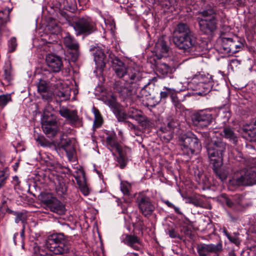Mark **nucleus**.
I'll list each match as a JSON object with an SVG mask.
<instances>
[{
	"label": "nucleus",
	"instance_id": "f704fd0d",
	"mask_svg": "<svg viewBox=\"0 0 256 256\" xmlns=\"http://www.w3.org/2000/svg\"><path fill=\"white\" fill-rule=\"evenodd\" d=\"M177 124L178 123L176 122H175L174 120H170L167 124L166 126L162 127L160 128V130L164 133L168 132V134H172V130L175 127H176ZM168 136L170 138H168V140L172 138V135L168 134Z\"/></svg>",
	"mask_w": 256,
	"mask_h": 256
},
{
	"label": "nucleus",
	"instance_id": "052dcab7",
	"mask_svg": "<svg viewBox=\"0 0 256 256\" xmlns=\"http://www.w3.org/2000/svg\"><path fill=\"white\" fill-rule=\"evenodd\" d=\"M80 10L84 9L86 8L89 0H78Z\"/></svg>",
	"mask_w": 256,
	"mask_h": 256
},
{
	"label": "nucleus",
	"instance_id": "9d476101",
	"mask_svg": "<svg viewBox=\"0 0 256 256\" xmlns=\"http://www.w3.org/2000/svg\"><path fill=\"white\" fill-rule=\"evenodd\" d=\"M210 109H205L194 112L191 116L192 124L204 128L210 125L214 118Z\"/></svg>",
	"mask_w": 256,
	"mask_h": 256
},
{
	"label": "nucleus",
	"instance_id": "bb28decb",
	"mask_svg": "<svg viewBox=\"0 0 256 256\" xmlns=\"http://www.w3.org/2000/svg\"><path fill=\"white\" fill-rule=\"evenodd\" d=\"M106 142L109 148L115 149L117 152L124 149L118 143L114 136H108L106 138Z\"/></svg>",
	"mask_w": 256,
	"mask_h": 256
},
{
	"label": "nucleus",
	"instance_id": "8fccbe9b",
	"mask_svg": "<svg viewBox=\"0 0 256 256\" xmlns=\"http://www.w3.org/2000/svg\"><path fill=\"white\" fill-rule=\"evenodd\" d=\"M40 94L41 95L43 100H46L48 102L52 101L54 95L53 92L50 90L46 91V92L42 93Z\"/></svg>",
	"mask_w": 256,
	"mask_h": 256
},
{
	"label": "nucleus",
	"instance_id": "338daca9",
	"mask_svg": "<svg viewBox=\"0 0 256 256\" xmlns=\"http://www.w3.org/2000/svg\"><path fill=\"white\" fill-rule=\"evenodd\" d=\"M24 229H25V228H24V226L22 229V230L20 232V238H21L22 242L24 241Z\"/></svg>",
	"mask_w": 256,
	"mask_h": 256
},
{
	"label": "nucleus",
	"instance_id": "58836bf2",
	"mask_svg": "<svg viewBox=\"0 0 256 256\" xmlns=\"http://www.w3.org/2000/svg\"><path fill=\"white\" fill-rule=\"evenodd\" d=\"M113 112L118 122H124L128 118V114L120 110V107Z\"/></svg>",
	"mask_w": 256,
	"mask_h": 256
},
{
	"label": "nucleus",
	"instance_id": "7c9ffc66",
	"mask_svg": "<svg viewBox=\"0 0 256 256\" xmlns=\"http://www.w3.org/2000/svg\"><path fill=\"white\" fill-rule=\"evenodd\" d=\"M3 70L4 74L2 76L6 82H9L12 80V66L10 62L5 63Z\"/></svg>",
	"mask_w": 256,
	"mask_h": 256
},
{
	"label": "nucleus",
	"instance_id": "393cba45",
	"mask_svg": "<svg viewBox=\"0 0 256 256\" xmlns=\"http://www.w3.org/2000/svg\"><path fill=\"white\" fill-rule=\"evenodd\" d=\"M76 179L82 194L85 196H88L90 194V190L86 184L84 173H82V177L78 176L76 177Z\"/></svg>",
	"mask_w": 256,
	"mask_h": 256
},
{
	"label": "nucleus",
	"instance_id": "bf43d9fd",
	"mask_svg": "<svg viewBox=\"0 0 256 256\" xmlns=\"http://www.w3.org/2000/svg\"><path fill=\"white\" fill-rule=\"evenodd\" d=\"M70 111L68 108H62L59 110L60 116L64 118H67Z\"/></svg>",
	"mask_w": 256,
	"mask_h": 256
},
{
	"label": "nucleus",
	"instance_id": "20e7f679",
	"mask_svg": "<svg viewBox=\"0 0 256 256\" xmlns=\"http://www.w3.org/2000/svg\"><path fill=\"white\" fill-rule=\"evenodd\" d=\"M45 246L56 255L77 256L67 237L62 233H54L49 235L45 241Z\"/></svg>",
	"mask_w": 256,
	"mask_h": 256
},
{
	"label": "nucleus",
	"instance_id": "a19ab883",
	"mask_svg": "<svg viewBox=\"0 0 256 256\" xmlns=\"http://www.w3.org/2000/svg\"><path fill=\"white\" fill-rule=\"evenodd\" d=\"M190 203L196 207L204 208L206 204L204 200L200 197H192L190 199Z\"/></svg>",
	"mask_w": 256,
	"mask_h": 256
},
{
	"label": "nucleus",
	"instance_id": "5701e85b",
	"mask_svg": "<svg viewBox=\"0 0 256 256\" xmlns=\"http://www.w3.org/2000/svg\"><path fill=\"white\" fill-rule=\"evenodd\" d=\"M198 80V83L200 86L204 87L206 89V91L208 92L212 88V76L208 74H200L196 76Z\"/></svg>",
	"mask_w": 256,
	"mask_h": 256
},
{
	"label": "nucleus",
	"instance_id": "f03ea898",
	"mask_svg": "<svg viewBox=\"0 0 256 256\" xmlns=\"http://www.w3.org/2000/svg\"><path fill=\"white\" fill-rule=\"evenodd\" d=\"M172 40L176 46L184 52H200L204 49L196 34L186 23L180 22L177 24L174 32Z\"/></svg>",
	"mask_w": 256,
	"mask_h": 256
},
{
	"label": "nucleus",
	"instance_id": "79ce46f5",
	"mask_svg": "<svg viewBox=\"0 0 256 256\" xmlns=\"http://www.w3.org/2000/svg\"><path fill=\"white\" fill-rule=\"evenodd\" d=\"M37 88L38 92L40 94L50 90L47 82L42 80H40V82L37 84Z\"/></svg>",
	"mask_w": 256,
	"mask_h": 256
},
{
	"label": "nucleus",
	"instance_id": "de8ad7c7",
	"mask_svg": "<svg viewBox=\"0 0 256 256\" xmlns=\"http://www.w3.org/2000/svg\"><path fill=\"white\" fill-rule=\"evenodd\" d=\"M56 96L61 98V100H66L70 98V92L66 90H58L56 92Z\"/></svg>",
	"mask_w": 256,
	"mask_h": 256
},
{
	"label": "nucleus",
	"instance_id": "aec40b11",
	"mask_svg": "<svg viewBox=\"0 0 256 256\" xmlns=\"http://www.w3.org/2000/svg\"><path fill=\"white\" fill-rule=\"evenodd\" d=\"M73 140L63 134L60 138V145L68 155L73 154L74 152V144L72 143Z\"/></svg>",
	"mask_w": 256,
	"mask_h": 256
},
{
	"label": "nucleus",
	"instance_id": "412c9836",
	"mask_svg": "<svg viewBox=\"0 0 256 256\" xmlns=\"http://www.w3.org/2000/svg\"><path fill=\"white\" fill-rule=\"evenodd\" d=\"M9 10L0 11V32L2 34H9V30L6 27V24L10 22Z\"/></svg>",
	"mask_w": 256,
	"mask_h": 256
},
{
	"label": "nucleus",
	"instance_id": "a211bd4d",
	"mask_svg": "<svg viewBox=\"0 0 256 256\" xmlns=\"http://www.w3.org/2000/svg\"><path fill=\"white\" fill-rule=\"evenodd\" d=\"M156 70L158 74L162 77L170 76L176 70L174 66H170L162 62H156Z\"/></svg>",
	"mask_w": 256,
	"mask_h": 256
},
{
	"label": "nucleus",
	"instance_id": "6ab92c4d",
	"mask_svg": "<svg viewBox=\"0 0 256 256\" xmlns=\"http://www.w3.org/2000/svg\"><path fill=\"white\" fill-rule=\"evenodd\" d=\"M122 242L126 245L132 248L134 250H138L141 244L140 238L135 235L126 234L122 236Z\"/></svg>",
	"mask_w": 256,
	"mask_h": 256
},
{
	"label": "nucleus",
	"instance_id": "6e6d98bb",
	"mask_svg": "<svg viewBox=\"0 0 256 256\" xmlns=\"http://www.w3.org/2000/svg\"><path fill=\"white\" fill-rule=\"evenodd\" d=\"M56 190L59 194L62 195L66 193L67 189L64 184H60V188L58 186L56 187Z\"/></svg>",
	"mask_w": 256,
	"mask_h": 256
},
{
	"label": "nucleus",
	"instance_id": "f3484780",
	"mask_svg": "<svg viewBox=\"0 0 256 256\" xmlns=\"http://www.w3.org/2000/svg\"><path fill=\"white\" fill-rule=\"evenodd\" d=\"M169 50V46L164 36L160 38L155 44L154 52L158 60L165 58L164 54H166Z\"/></svg>",
	"mask_w": 256,
	"mask_h": 256
},
{
	"label": "nucleus",
	"instance_id": "4c0bfd02",
	"mask_svg": "<svg viewBox=\"0 0 256 256\" xmlns=\"http://www.w3.org/2000/svg\"><path fill=\"white\" fill-rule=\"evenodd\" d=\"M231 42V38H224L222 39V44L220 50L222 52L228 54V55H232L231 51L227 50L226 48H230Z\"/></svg>",
	"mask_w": 256,
	"mask_h": 256
},
{
	"label": "nucleus",
	"instance_id": "13d9d810",
	"mask_svg": "<svg viewBox=\"0 0 256 256\" xmlns=\"http://www.w3.org/2000/svg\"><path fill=\"white\" fill-rule=\"evenodd\" d=\"M162 202L166 204L168 207L170 208H174V210L175 212L178 213L179 212V208L174 206L172 202H170L168 200H162Z\"/></svg>",
	"mask_w": 256,
	"mask_h": 256
},
{
	"label": "nucleus",
	"instance_id": "dca6fc26",
	"mask_svg": "<svg viewBox=\"0 0 256 256\" xmlns=\"http://www.w3.org/2000/svg\"><path fill=\"white\" fill-rule=\"evenodd\" d=\"M42 128L44 133L50 138L55 136L59 130L58 122L53 120L43 122Z\"/></svg>",
	"mask_w": 256,
	"mask_h": 256
},
{
	"label": "nucleus",
	"instance_id": "5fc2aeb1",
	"mask_svg": "<svg viewBox=\"0 0 256 256\" xmlns=\"http://www.w3.org/2000/svg\"><path fill=\"white\" fill-rule=\"evenodd\" d=\"M66 118L74 122H77L78 120V116L74 111L70 112Z\"/></svg>",
	"mask_w": 256,
	"mask_h": 256
},
{
	"label": "nucleus",
	"instance_id": "6e6552de",
	"mask_svg": "<svg viewBox=\"0 0 256 256\" xmlns=\"http://www.w3.org/2000/svg\"><path fill=\"white\" fill-rule=\"evenodd\" d=\"M181 150L184 154L192 156L201 148V143L193 134L184 135L181 138Z\"/></svg>",
	"mask_w": 256,
	"mask_h": 256
},
{
	"label": "nucleus",
	"instance_id": "4be33fe9",
	"mask_svg": "<svg viewBox=\"0 0 256 256\" xmlns=\"http://www.w3.org/2000/svg\"><path fill=\"white\" fill-rule=\"evenodd\" d=\"M222 136L226 139L228 140L234 144H238V137L234 132V128L229 126H225L223 128Z\"/></svg>",
	"mask_w": 256,
	"mask_h": 256
},
{
	"label": "nucleus",
	"instance_id": "b1692460",
	"mask_svg": "<svg viewBox=\"0 0 256 256\" xmlns=\"http://www.w3.org/2000/svg\"><path fill=\"white\" fill-rule=\"evenodd\" d=\"M8 176L9 168L8 166L3 160H0V188L4 185Z\"/></svg>",
	"mask_w": 256,
	"mask_h": 256
},
{
	"label": "nucleus",
	"instance_id": "39448f33",
	"mask_svg": "<svg viewBox=\"0 0 256 256\" xmlns=\"http://www.w3.org/2000/svg\"><path fill=\"white\" fill-rule=\"evenodd\" d=\"M199 16L196 18L200 32L208 36H212L218 28L217 13L214 8L208 4L206 8L198 12Z\"/></svg>",
	"mask_w": 256,
	"mask_h": 256
},
{
	"label": "nucleus",
	"instance_id": "2f4dec72",
	"mask_svg": "<svg viewBox=\"0 0 256 256\" xmlns=\"http://www.w3.org/2000/svg\"><path fill=\"white\" fill-rule=\"evenodd\" d=\"M135 120L138 122V123L142 126L144 128L149 127L152 123L148 118L142 112L140 114L138 115Z\"/></svg>",
	"mask_w": 256,
	"mask_h": 256
},
{
	"label": "nucleus",
	"instance_id": "603ef678",
	"mask_svg": "<svg viewBox=\"0 0 256 256\" xmlns=\"http://www.w3.org/2000/svg\"><path fill=\"white\" fill-rule=\"evenodd\" d=\"M67 3L70 11L74 12L78 8L76 0H68Z\"/></svg>",
	"mask_w": 256,
	"mask_h": 256
},
{
	"label": "nucleus",
	"instance_id": "864d4df0",
	"mask_svg": "<svg viewBox=\"0 0 256 256\" xmlns=\"http://www.w3.org/2000/svg\"><path fill=\"white\" fill-rule=\"evenodd\" d=\"M180 232H183L185 235L188 236L189 238H192V230L187 226L181 227Z\"/></svg>",
	"mask_w": 256,
	"mask_h": 256
},
{
	"label": "nucleus",
	"instance_id": "0e129e2a",
	"mask_svg": "<svg viewBox=\"0 0 256 256\" xmlns=\"http://www.w3.org/2000/svg\"><path fill=\"white\" fill-rule=\"evenodd\" d=\"M125 122L128 124V128H130V130H138L137 126L136 125L132 124L131 122L129 121H126Z\"/></svg>",
	"mask_w": 256,
	"mask_h": 256
},
{
	"label": "nucleus",
	"instance_id": "ddd939ff",
	"mask_svg": "<svg viewBox=\"0 0 256 256\" xmlns=\"http://www.w3.org/2000/svg\"><path fill=\"white\" fill-rule=\"evenodd\" d=\"M222 244H200L197 246L196 250L200 256H219L218 253L222 250Z\"/></svg>",
	"mask_w": 256,
	"mask_h": 256
},
{
	"label": "nucleus",
	"instance_id": "680f3d73",
	"mask_svg": "<svg viewBox=\"0 0 256 256\" xmlns=\"http://www.w3.org/2000/svg\"><path fill=\"white\" fill-rule=\"evenodd\" d=\"M172 102L176 108H180L182 106V104L180 100H178L177 98H175L174 96L172 98Z\"/></svg>",
	"mask_w": 256,
	"mask_h": 256
},
{
	"label": "nucleus",
	"instance_id": "49530a36",
	"mask_svg": "<svg viewBox=\"0 0 256 256\" xmlns=\"http://www.w3.org/2000/svg\"><path fill=\"white\" fill-rule=\"evenodd\" d=\"M142 111L133 106L130 107L128 112V117L132 119L135 118L141 114Z\"/></svg>",
	"mask_w": 256,
	"mask_h": 256
},
{
	"label": "nucleus",
	"instance_id": "cd10ccee",
	"mask_svg": "<svg viewBox=\"0 0 256 256\" xmlns=\"http://www.w3.org/2000/svg\"><path fill=\"white\" fill-rule=\"evenodd\" d=\"M94 60L97 65L101 66H105L106 55L102 50L97 48L94 53Z\"/></svg>",
	"mask_w": 256,
	"mask_h": 256
},
{
	"label": "nucleus",
	"instance_id": "3c124183",
	"mask_svg": "<svg viewBox=\"0 0 256 256\" xmlns=\"http://www.w3.org/2000/svg\"><path fill=\"white\" fill-rule=\"evenodd\" d=\"M168 234L169 236L172 238H178L180 240H182V236H180L174 228L169 229L168 230Z\"/></svg>",
	"mask_w": 256,
	"mask_h": 256
},
{
	"label": "nucleus",
	"instance_id": "e2e57ef3",
	"mask_svg": "<svg viewBox=\"0 0 256 256\" xmlns=\"http://www.w3.org/2000/svg\"><path fill=\"white\" fill-rule=\"evenodd\" d=\"M122 192L124 194L129 195L130 191L128 186L126 184H122L120 186Z\"/></svg>",
	"mask_w": 256,
	"mask_h": 256
},
{
	"label": "nucleus",
	"instance_id": "72a5a7b5",
	"mask_svg": "<svg viewBox=\"0 0 256 256\" xmlns=\"http://www.w3.org/2000/svg\"><path fill=\"white\" fill-rule=\"evenodd\" d=\"M230 48H226L227 50L231 51L232 54H236L238 52L242 46V44L238 41H236L232 38H231V42H230Z\"/></svg>",
	"mask_w": 256,
	"mask_h": 256
},
{
	"label": "nucleus",
	"instance_id": "2eb2a0df",
	"mask_svg": "<svg viewBox=\"0 0 256 256\" xmlns=\"http://www.w3.org/2000/svg\"><path fill=\"white\" fill-rule=\"evenodd\" d=\"M46 61L50 70L54 72H60L62 66L60 58L53 54H46Z\"/></svg>",
	"mask_w": 256,
	"mask_h": 256
},
{
	"label": "nucleus",
	"instance_id": "4468645a",
	"mask_svg": "<svg viewBox=\"0 0 256 256\" xmlns=\"http://www.w3.org/2000/svg\"><path fill=\"white\" fill-rule=\"evenodd\" d=\"M220 200L234 210H239L242 208V196L240 195L236 194L229 197L226 194H222L220 196Z\"/></svg>",
	"mask_w": 256,
	"mask_h": 256
},
{
	"label": "nucleus",
	"instance_id": "774afa93",
	"mask_svg": "<svg viewBox=\"0 0 256 256\" xmlns=\"http://www.w3.org/2000/svg\"><path fill=\"white\" fill-rule=\"evenodd\" d=\"M94 170H95V172H96V173L98 174L99 178H100V179H102L103 178V175L102 174V172L98 170L96 168H94Z\"/></svg>",
	"mask_w": 256,
	"mask_h": 256
},
{
	"label": "nucleus",
	"instance_id": "a878e982",
	"mask_svg": "<svg viewBox=\"0 0 256 256\" xmlns=\"http://www.w3.org/2000/svg\"><path fill=\"white\" fill-rule=\"evenodd\" d=\"M64 42L66 46L70 50H78L79 48V44L77 40L70 34H68L64 37Z\"/></svg>",
	"mask_w": 256,
	"mask_h": 256
},
{
	"label": "nucleus",
	"instance_id": "37998d69",
	"mask_svg": "<svg viewBox=\"0 0 256 256\" xmlns=\"http://www.w3.org/2000/svg\"><path fill=\"white\" fill-rule=\"evenodd\" d=\"M8 52H14L17 48L18 43L16 37H12L8 42Z\"/></svg>",
	"mask_w": 256,
	"mask_h": 256
},
{
	"label": "nucleus",
	"instance_id": "4d7b16f0",
	"mask_svg": "<svg viewBox=\"0 0 256 256\" xmlns=\"http://www.w3.org/2000/svg\"><path fill=\"white\" fill-rule=\"evenodd\" d=\"M228 238L230 242L234 244L236 246L239 245L240 243L238 236L235 235L234 236H232L230 235V236H228Z\"/></svg>",
	"mask_w": 256,
	"mask_h": 256
},
{
	"label": "nucleus",
	"instance_id": "a18cd8bd",
	"mask_svg": "<svg viewBox=\"0 0 256 256\" xmlns=\"http://www.w3.org/2000/svg\"><path fill=\"white\" fill-rule=\"evenodd\" d=\"M151 89L149 84L144 85L141 89L140 92L139 97L147 98L151 95Z\"/></svg>",
	"mask_w": 256,
	"mask_h": 256
},
{
	"label": "nucleus",
	"instance_id": "c756f323",
	"mask_svg": "<svg viewBox=\"0 0 256 256\" xmlns=\"http://www.w3.org/2000/svg\"><path fill=\"white\" fill-rule=\"evenodd\" d=\"M118 156L117 157V162L120 168H124L127 164L128 158L125 150L123 149L118 152Z\"/></svg>",
	"mask_w": 256,
	"mask_h": 256
},
{
	"label": "nucleus",
	"instance_id": "69168bd1",
	"mask_svg": "<svg viewBox=\"0 0 256 256\" xmlns=\"http://www.w3.org/2000/svg\"><path fill=\"white\" fill-rule=\"evenodd\" d=\"M6 124H0V136L6 130Z\"/></svg>",
	"mask_w": 256,
	"mask_h": 256
},
{
	"label": "nucleus",
	"instance_id": "7ed1b4c3",
	"mask_svg": "<svg viewBox=\"0 0 256 256\" xmlns=\"http://www.w3.org/2000/svg\"><path fill=\"white\" fill-rule=\"evenodd\" d=\"M234 158L245 168L240 171V176L236 178V184L238 186L252 185L256 184V158H244L239 151L234 153Z\"/></svg>",
	"mask_w": 256,
	"mask_h": 256
},
{
	"label": "nucleus",
	"instance_id": "c9c22d12",
	"mask_svg": "<svg viewBox=\"0 0 256 256\" xmlns=\"http://www.w3.org/2000/svg\"><path fill=\"white\" fill-rule=\"evenodd\" d=\"M104 102L113 111L120 107L119 104L116 102V98L112 95L110 96V97L107 98Z\"/></svg>",
	"mask_w": 256,
	"mask_h": 256
},
{
	"label": "nucleus",
	"instance_id": "c85d7f7f",
	"mask_svg": "<svg viewBox=\"0 0 256 256\" xmlns=\"http://www.w3.org/2000/svg\"><path fill=\"white\" fill-rule=\"evenodd\" d=\"M230 117V111L226 110L225 108H222L218 111L216 120H222V123L224 124H226L228 121Z\"/></svg>",
	"mask_w": 256,
	"mask_h": 256
},
{
	"label": "nucleus",
	"instance_id": "09e8293b",
	"mask_svg": "<svg viewBox=\"0 0 256 256\" xmlns=\"http://www.w3.org/2000/svg\"><path fill=\"white\" fill-rule=\"evenodd\" d=\"M252 122L255 127L252 128V130L250 129L246 132V134L250 138V140H252V138H256V117L252 120Z\"/></svg>",
	"mask_w": 256,
	"mask_h": 256
},
{
	"label": "nucleus",
	"instance_id": "473e14b6",
	"mask_svg": "<svg viewBox=\"0 0 256 256\" xmlns=\"http://www.w3.org/2000/svg\"><path fill=\"white\" fill-rule=\"evenodd\" d=\"M175 94L176 91L174 89L164 86L160 92V99L165 100L168 96L172 98Z\"/></svg>",
	"mask_w": 256,
	"mask_h": 256
},
{
	"label": "nucleus",
	"instance_id": "ea45409f",
	"mask_svg": "<svg viewBox=\"0 0 256 256\" xmlns=\"http://www.w3.org/2000/svg\"><path fill=\"white\" fill-rule=\"evenodd\" d=\"M12 101L11 94H6L0 95V108H3L9 102Z\"/></svg>",
	"mask_w": 256,
	"mask_h": 256
},
{
	"label": "nucleus",
	"instance_id": "c03bdc74",
	"mask_svg": "<svg viewBox=\"0 0 256 256\" xmlns=\"http://www.w3.org/2000/svg\"><path fill=\"white\" fill-rule=\"evenodd\" d=\"M12 212L15 216L14 222L18 224L20 222L24 223L26 222V216L23 212L14 211Z\"/></svg>",
	"mask_w": 256,
	"mask_h": 256
},
{
	"label": "nucleus",
	"instance_id": "f8f14e48",
	"mask_svg": "<svg viewBox=\"0 0 256 256\" xmlns=\"http://www.w3.org/2000/svg\"><path fill=\"white\" fill-rule=\"evenodd\" d=\"M40 200L51 212L60 215L63 214L66 210L64 206L56 198L52 196L51 194H41Z\"/></svg>",
	"mask_w": 256,
	"mask_h": 256
},
{
	"label": "nucleus",
	"instance_id": "0eeeda50",
	"mask_svg": "<svg viewBox=\"0 0 256 256\" xmlns=\"http://www.w3.org/2000/svg\"><path fill=\"white\" fill-rule=\"evenodd\" d=\"M70 26L73 28L76 36H88L96 30V22L89 16L78 18L70 22Z\"/></svg>",
	"mask_w": 256,
	"mask_h": 256
},
{
	"label": "nucleus",
	"instance_id": "9b49d317",
	"mask_svg": "<svg viewBox=\"0 0 256 256\" xmlns=\"http://www.w3.org/2000/svg\"><path fill=\"white\" fill-rule=\"evenodd\" d=\"M130 80H118L114 84V89L124 99H128L134 92V88L140 84Z\"/></svg>",
	"mask_w": 256,
	"mask_h": 256
},
{
	"label": "nucleus",
	"instance_id": "e433bc0d",
	"mask_svg": "<svg viewBox=\"0 0 256 256\" xmlns=\"http://www.w3.org/2000/svg\"><path fill=\"white\" fill-rule=\"evenodd\" d=\"M94 120L93 127L94 128H100L102 123V118L100 111L96 109L94 110Z\"/></svg>",
	"mask_w": 256,
	"mask_h": 256
},
{
	"label": "nucleus",
	"instance_id": "f257e3e1",
	"mask_svg": "<svg viewBox=\"0 0 256 256\" xmlns=\"http://www.w3.org/2000/svg\"><path fill=\"white\" fill-rule=\"evenodd\" d=\"M205 146L213 172L221 181L225 180L228 172L222 164L227 144L222 138L216 137L208 140Z\"/></svg>",
	"mask_w": 256,
	"mask_h": 256
},
{
	"label": "nucleus",
	"instance_id": "1a4fd4ad",
	"mask_svg": "<svg viewBox=\"0 0 256 256\" xmlns=\"http://www.w3.org/2000/svg\"><path fill=\"white\" fill-rule=\"evenodd\" d=\"M136 202L142 214L146 218L150 216L155 210L156 206L152 198L144 193H140Z\"/></svg>",
	"mask_w": 256,
	"mask_h": 256
},
{
	"label": "nucleus",
	"instance_id": "423d86ee",
	"mask_svg": "<svg viewBox=\"0 0 256 256\" xmlns=\"http://www.w3.org/2000/svg\"><path fill=\"white\" fill-rule=\"evenodd\" d=\"M113 68L120 80H130L131 82H139L142 79L140 72L133 67L126 68L124 63L118 58L113 61Z\"/></svg>",
	"mask_w": 256,
	"mask_h": 256
}]
</instances>
